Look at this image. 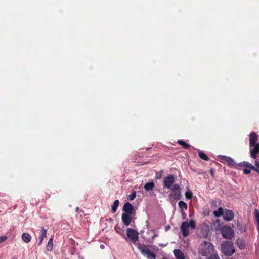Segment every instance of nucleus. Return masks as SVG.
I'll return each mask as SVG.
<instances>
[{"label":"nucleus","instance_id":"f257e3e1","mask_svg":"<svg viewBox=\"0 0 259 259\" xmlns=\"http://www.w3.org/2000/svg\"><path fill=\"white\" fill-rule=\"evenodd\" d=\"M214 250V246L212 244L209 242L204 241L200 245L199 254L203 256H207L211 255Z\"/></svg>","mask_w":259,"mask_h":259},{"label":"nucleus","instance_id":"f03ea898","mask_svg":"<svg viewBox=\"0 0 259 259\" xmlns=\"http://www.w3.org/2000/svg\"><path fill=\"white\" fill-rule=\"evenodd\" d=\"M195 229L196 228V222L194 220H191L189 222H183L180 227L182 234L184 237L189 235V228Z\"/></svg>","mask_w":259,"mask_h":259},{"label":"nucleus","instance_id":"7ed1b4c3","mask_svg":"<svg viewBox=\"0 0 259 259\" xmlns=\"http://www.w3.org/2000/svg\"><path fill=\"white\" fill-rule=\"evenodd\" d=\"M221 250L224 254L229 256L234 253L235 249L232 242L225 241L221 245Z\"/></svg>","mask_w":259,"mask_h":259},{"label":"nucleus","instance_id":"20e7f679","mask_svg":"<svg viewBox=\"0 0 259 259\" xmlns=\"http://www.w3.org/2000/svg\"><path fill=\"white\" fill-rule=\"evenodd\" d=\"M169 194V198L175 200H179L181 198V192L180 185L178 184H175Z\"/></svg>","mask_w":259,"mask_h":259},{"label":"nucleus","instance_id":"39448f33","mask_svg":"<svg viewBox=\"0 0 259 259\" xmlns=\"http://www.w3.org/2000/svg\"><path fill=\"white\" fill-rule=\"evenodd\" d=\"M221 233L224 238L231 239L234 236V232L229 226H224L221 229Z\"/></svg>","mask_w":259,"mask_h":259},{"label":"nucleus","instance_id":"423d86ee","mask_svg":"<svg viewBox=\"0 0 259 259\" xmlns=\"http://www.w3.org/2000/svg\"><path fill=\"white\" fill-rule=\"evenodd\" d=\"M139 249L142 254L146 256L148 259H156V254L154 252L151 251L148 246L140 244L138 246Z\"/></svg>","mask_w":259,"mask_h":259},{"label":"nucleus","instance_id":"0eeeda50","mask_svg":"<svg viewBox=\"0 0 259 259\" xmlns=\"http://www.w3.org/2000/svg\"><path fill=\"white\" fill-rule=\"evenodd\" d=\"M175 181V178L173 175H169L164 178L163 181V187L164 188L171 189Z\"/></svg>","mask_w":259,"mask_h":259},{"label":"nucleus","instance_id":"6e6552de","mask_svg":"<svg viewBox=\"0 0 259 259\" xmlns=\"http://www.w3.org/2000/svg\"><path fill=\"white\" fill-rule=\"evenodd\" d=\"M126 235L128 238L133 243H136L139 238V233L137 231L132 228H127L126 229Z\"/></svg>","mask_w":259,"mask_h":259},{"label":"nucleus","instance_id":"1a4fd4ad","mask_svg":"<svg viewBox=\"0 0 259 259\" xmlns=\"http://www.w3.org/2000/svg\"><path fill=\"white\" fill-rule=\"evenodd\" d=\"M123 211L124 214H133L134 213V206L129 202H126L123 205Z\"/></svg>","mask_w":259,"mask_h":259},{"label":"nucleus","instance_id":"9d476101","mask_svg":"<svg viewBox=\"0 0 259 259\" xmlns=\"http://www.w3.org/2000/svg\"><path fill=\"white\" fill-rule=\"evenodd\" d=\"M220 161L223 163H227L229 166H234L235 163L234 160L230 157L220 156Z\"/></svg>","mask_w":259,"mask_h":259},{"label":"nucleus","instance_id":"9b49d317","mask_svg":"<svg viewBox=\"0 0 259 259\" xmlns=\"http://www.w3.org/2000/svg\"><path fill=\"white\" fill-rule=\"evenodd\" d=\"M234 217V213L232 210L225 209L223 218L227 221H231Z\"/></svg>","mask_w":259,"mask_h":259},{"label":"nucleus","instance_id":"f8f14e48","mask_svg":"<svg viewBox=\"0 0 259 259\" xmlns=\"http://www.w3.org/2000/svg\"><path fill=\"white\" fill-rule=\"evenodd\" d=\"M132 214L122 213L121 215V219L123 223L125 226H127L130 225L132 221Z\"/></svg>","mask_w":259,"mask_h":259},{"label":"nucleus","instance_id":"ddd939ff","mask_svg":"<svg viewBox=\"0 0 259 259\" xmlns=\"http://www.w3.org/2000/svg\"><path fill=\"white\" fill-rule=\"evenodd\" d=\"M258 140L257 135L255 132H251L249 135V145L250 147L255 146Z\"/></svg>","mask_w":259,"mask_h":259},{"label":"nucleus","instance_id":"4468645a","mask_svg":"<svg viewBox=\"0 0 259 259\" xmlns=\"http://www.w3.org/2000/svg\"><path fill=\"white\" fill-rule=\"evenodd\" d=\"M254 148L250 150V156L254 159L257 158V154H259V143L254 146Z\"/></svg>","mask_w":259,"mask_h":259},{"label":"nucleus","instance_id":"2eb2a0df","mask_svg":"<svg viewBox=\"0 0 259 259\" xmlns=\"http://www.w3.org/2000/svg\"><path fill=\"white\" fill-rule=\"evenodd\" d=\"M245 164H246L245 166L249 167L252 170L259 174V161L258 160H255L254 162L255 166L250 163H245Z\"/></svg>","mask_w":259,"mask_h":259},{"label":"nucleus","instance_id":"dca6fc26","mask_svg":"<svg viewBox=\"0 0 259 259\" xmlns=\"http://www.w3.org/2000/svg\"><path fill=\"white\" fill-rule=\"evenodd\" d=\"M173 252L176 259H185V256L181 250L174 249Z\"/></svg>","mask_w":259,"mask_h":259},{"label":"nucleus","instance_id":"f3484780","mask_svg":"<svg viewBox=\"0 0 259 259\" xmlns=\"http://www.w3.org/2000/svg\"><path fill=\"white\" fill-rule=\"evenodd\" d=\"M236 244L237 246L240 249H244L246 247L245 241L242 238H238L236 240Z\"/></svg>","mask_w":259,"mask_h":259},{"label":"nucleus","instance_id":"a211bd4d","mask_svg":"<svg viewBox=\"0 0 259 259\" xmlns=\"http://www.w3.org/2000/svg\"><path fill=\"white\" fill-rule=\"evenodd\" d=\"M22 239L24 242L28 243L31 241V236L28 233H23L22 235Z\"/></svg>","mask_w":259,"mask_h":259},{"label":"nucleus","instance_id":"6ab92c4d","mask_svg":"<svg viewBox=\"0 0 259 259\" xmlns=\"http://www.w3.org/2000/svg\"><path fill=\"white\" fill-rule=\"evenodd\" d=\"M154 187V183L152 182H149L146 183L144 185V189L146 191H149L152 190Z\"/></svg>","mask_w":259,"mask_h":259},{"label":"nucleus","instance_id":"aec40b11","mask_svg":"<svg viewBox=\"0 0 259 259\" xmlns=\"http://www.w3.org/2000/svg\"><path fill=\"white\" fill-rule=\"evenodd\" d=\"M178 206L181 209V211L183 210H187L188 208L187 204L186 203L183 201H180L178 203Z\"/></svg>","mask_w":259,"mask_h":259},{"label":"nucleus","instance_id":"412c9836","mask_svg":"<svg viewBox=\"0 0 259 259\" xmlns=\"http://www.w3.org/2000/svg\"><path fill=\"white\" fill-rule=\"evenodd\" d=\"M177 143L185 149H188L190 147V145L183 140H178Z\"/></svg>","mask_w":259,"mask_h":259},{"label":"nucleus","instance_id":"4be33fe9","mask_svg":"<svg viewBox=\"0 0 259 259\" xmlns=\"http://www.w3.org/2000/svg\"><path fill=\"white\" fill-rule=\"evenodd\" d=\"M224 210L222 207H219L218 210L214 211L213 213L214 215L217 217H220L221 215H224Z\"/></svg>","mask_w":259,"mask_h":259},{"label":"nucleus","instance_id":"5701e85b","mask_svg":"<svg viewBox=\"0 0 259 259\" xmlns=\"http://www.w3.org/2000/svg\"><path fill=\"white\" fill-rule=\"evenodd\" d=\"M119 201L118 200H116L114 201L113 205L111 206L112 212L113 213H115L116 211L118 206L119 205Z\"/></svg>","mask_w":259,"mask_h":259},{"label":"nucleus","instance_id":"b1692460","mask_svg":"<svg viewBox=\"0 0 259 259\" xmlns=\"http://www.w3.org/2000/svg\"><path fill=\"white\" fill-rule=\"evenodd\" d=\"M53 237H52L49 240L48 244L46 246V249L48 251H51L53 248Z\"/></svg>","mask_w":259,"mask_h":259},{"label":"nucleus","instance_id":"393cba45","mask_svg":"<svg viewBox=\"0 0 259 259\" xmlns=\"http://www.w3.org/2000/svg\"><path fill=\"white\" fill-rule=\"evenodd\" d=\"M198 155L200 158L204 160L208 161L209 160V158L207 155L202 151H199L198 152Z\"/></svg>","mask_w":259,"mask_h":259},{"label":"nucleus","instance_id":"a878e982","mask_svg":"<svg viewBox=\"0 0 259 259\" xmlns=\"http://www.w3.org/2000/svg\"><path fill=\"white\" fill-rule=\"evenodd\" d=\"M254 216H255V219L257 222V230L259 232V210L257 209H255L254 210Z\"/></svg>","mask_w":259,"mask_h":259},{"label":"nucleus","instance_id":"bb28decb","mask_svg":"<svg viewBox=\"0 0 259 259\" xmlns=\"http://www.w3.org/2000/svg\"><path fill=\"white\" fill-rule=\"evenodd\" d=\"M245 163H249L248 162H243V166L246 167L244 170H243V172L245 174H249L251 172V170H252L251 168H250L248 166H245L246 164H245Z\"/></svg>","mask_w":259,"mask_h":259},{"label":"nucleus","instance_id":"cd10ccee","mask_svg":"<svg viewBox=\"0 0 259 259\" xmlns=\"http://www.w3.org/2000/svg\"><path fill=\"white\" fill-rule=\"evenodd\" d=\"M237 226L238 229L241 230V232L245 231L246 227L241 223H237Z\"/></svg>","mask_w":259,"mask_h":259},{"label":"nucleus","instance_id":"c85d7f7f","mask_svg":"<svg viewBox=\"0 0 259 259\" xmlns=\"http://www.w3.org/2000/svg\"><path fill=\"white\" fill-rule=\"evenodd\" d=\"M185 197L187 199H191L193 197V193L190 190H188L185 193Z\"/></svg>","mask_w":259,"mask_h":259},{"label":"nucleus","instance_id":"c756f323","mask_svg":"<svg viewBox=\"0 0 259 259\" xmlns=\"http://www.w3.org/2000/svg\"><path fill=\"white\" fill-rule=\"evenodd\" d=\"M136 197V192L133 191L130 195L128 196L127 199L130 200H133Z\"/></svg>","mask_w":259,"mask_h":259},{"label":"nucleus","instance_id":"7c9ffc66","mask_svg":"<svg viewBox=\"0 0 259 259\" xmlns=\"http://www.w3.org/2000/svg\"><path fill=\"white\" fill-rule=\"evenodd\" d=\"M47 229H45L43 228H42V230L41 231V234L39 237H42V238H46L47 237Z\"/></svg>","mask_w":259,"mask_h":259},{"label":"nucleus","instance_id":"2f4dec72","mask_svg":"<svg viewBox=\"0 0 259 259\" xmlns=\"http://www.w3.org/2000/svg\"><path fill=\"white\" fill-rule=\"evenodd\" d=\"M207 259H220L218 255L212 254L210 255Z\"/></svg>","mask_w":259,"mask_h":259},{"label":"nucleus","instance_id":"473e14b6","mask_svg":"<svg viewBox=\"0 0 259 259\" xmlns=\"http://www.w3.org/2000/svg\"><path fill=\"white\" fill-rule=\"evenodd\" d=\"M7 239V237L6 236H0V243L4 242Z\"/></svg>","mask_w":259,"mask_h":259},{"label":"nucleus","instance_id":"72a5a7b5","mask_svg":"<svg viewBox=\"0 0 259 259\" xmlns=\"http://www.w3.org/2000/svg\"><path fill=\"white\" fill-rule=\"evenodd\" d=\"M43 239H44V238H42V237H39V242L38 244V245H40L42 244Z\"/></svg>","mask_w":259,"mask_h":259},{"label":"nucleus","instance_id":"f704fd0d","mask_svg":"<svg viewBox=\"0 0 259 259\" xmlns=\"http://www.w3.org/2000/svg\"><path fill=\"white\" fill-rule=\"evenodd\" d=\"M238 165L240 167L241 166H243V163H240L239 164H238Z\"/></svg>","mask_w":259,"mask_h":259},{"label":"nucleus","instance_id":"c9c22d12","mask_svg":"<svg viewBox=\"0 0 259 259\" xmlns=\"http://www.w3.org/2000/svg\"><path fill=\"white\" fill-rule=\"evenodd\" d=\"M210 172H211V175L213 176V170H212V169H211Z\"/></svg>","mask_w":259,"mask_h":259},{"label":"nucleus","instance_id":"e433bc0d","mask_svg":"<svg viewBox=\"0 0 259 259\" xmlns=\"http://www.w3.org/2000/svg\"><path fill=\"white\" fill-rule=\"evenodd\" d=\"M103 246H103V245H101V248H103Z\"/></svg>","mask_w":259,"mask_h":259},{"label":"nucleus","instance_id":"4c0bfd02","mask_svg":"<svg viewBox=\"0 0 259 259\" xmlns=\"http://www.w3.org/2000/svg\"><path fill=\"white\" fill-rule=\"evenodd\" d=\"M78 209H79L78 207H77L76 208V210L77 211L78 210Z\"/></svg>","mask_w":259,"mask_h":259},{"label":"nucleus","instance_id":"58836bf2","mask_svg":"<svg viewBox=\"0 0 259 259\" xmlns=\"http://www.w3.org/2000/svg\"><path fill=\"white\" fill-rule=\"evenodd\" d=\"M163 259H166V258H163Z\"/></svg>","mask_w":259,"mask_h":259}]
</instances>
